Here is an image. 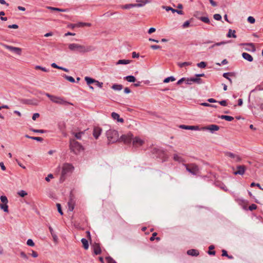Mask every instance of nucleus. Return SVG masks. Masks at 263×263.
<instances>
[{
    "label": "nucleus",
    "mask_w": 263,
    "mask_h": 263,
    "mask_svg": "<svg viewBox=\"0 0 263 263\" xmlns=\"http://www.w3.org/2000/svg\"><path fill=\"white\" fill-rule=\"evenodd\" d=\"M136 2L138 3L135 4V5H139L137 6L136 7H140L144 6L146 4L149 2V0H136Z\"/></svg>",
    "instance_id": "23"
},
{
    "label": "nucleus",
    "mask_w": 263,
    "mask_h": 263,
    "mask_svg": "<svg viewBox=\"0 0 263 263\" xmlns=\"http://www.w3.org/2000/svg\"><path fill=\"white\" fill-rule=\"evenodd\" d=\"M236 168L237 170L234 172V174L235 175H243L246 170V167L245 165H238Z\"/></svg>",
    "instance_id": "13"
},
{
    "label": "nucleus",
    "mask_w": 263,
    "mask_h": 263,
    "mask_svg": "<svg viewBox=\"0 0 263 263\" xmlns=\"http://www.w3.org/2000/svg\"><path fill=\"white\" fill-rule=\"evenodd\" d=\"M31 255L33 257L36 258L38 256V253L36 252H35L33 250H32V253L31 254Z\"/></svg>",
    "instance_id": "62"
},
{
    "label": "nucleus",
    "mask_w": 263,
    "mask_h": 263,
    "mask_svg": "<svg viewBox=\"0 0 263 263\" xmlns=\"http://www.w3.org/2000/svg\"><path fill=\"white\" fill-rule=\"evenodd\" d=\"M72 134L77 139H81L82 135L83 134V132L73 133Z\"/></svg>",
    "instance_id": "40"
},
{
    "label": "nucleus",
    "mask_w": 263,
    "mask_h": 263,
    "mask_svg": "<svg viewBox=\"0 0 263 263\" xmlns=\"http://www.w3.org/2000/svg\"><path fill=\"white\" fill-rule=\"evenodd\" d=\"M92 249L95 255L100 254L102 252L99 243H95L92 246Z\"/></svg>",
    "instance_id": "17"
},
{
    "label": "nucleus",
    "mask_w": 263,
    "mask_h": 263,
    "mask_svg": "<svg viewBox=\"0 0 263 263\" xmlns=\"http://www.w3.org/2000/svg\"><path fill=\"white\" fill-rule=\"evenodd\" d=\"M131 62L130 60H119L116 63L117 65L119 64H128Z\"/></svg>",
    "instance_id": "32"
},
{
    "label": "nucleus",
    "mask_w": 263,
    "mask_h": 263,
    "mask_svg": "<svg viewBox=\"0 0 263 263\" xmlns=\"http://www.w3.org/2000/svg\"><path fill=\"white\" fill-rule=\"evenodd\" d=\"M183 165L185 167L186 170L193 175H196L199 172L198 166L195 164H184Z\"/></svg>",
    "instance_id": "7"
},
{
    "label": "nucleus",
    "mask_w": 263,
    "mask_h": 263,
    "mask_svg": "<svg viewBox=\"0 0 263 263\" xmlns=\"http://www.w3.org/2000/svg\"><path fill=\"white\" fill-rule=\"evenodd\" d=\"M95 84V85L100 87V88H102L103 87V83L102 82H99L97 80H95V82L94 83Z\"/></svg>",
    "instance_id": "53"
},
{
    "label": "nucleus",
    "mask_w": 263,
    "mask_h": 263,
    "mask_svg": "<svg viewBox=\"0 0 263 263\" xmlns=\"http://www.w3.org/2000/svg\"><path fill=\"white\" fill-rule=\"evenodd\" d=\"M81 242L83 244V247L85 250H87L89 248V245L88 240L85 238H82L81 239Z\"/></svg>",
    "instance_id": "31"
},
{
    "label": "nucleus",
    "mask_w": 263,
    "mask_h": 263,
    "mask_svg": "<svg viewBox=\"0 0 263 263\" xmlns=\"http://www.w3.org/2000/svg\"><path fill=\"white\" fill-rule=\"evenodd\" d=\"M133 139V135L132 134L129 133L127 135H122L121 137V140L126 144H128L131 143Z\"/></svg>",
    "instance_id": "10"
},
{
    "label": "nucleus",
    "mask_w": 263,
    "mask_h": 263,
    "mask_svg": "<svg viewBox=\"0 0 263 263\" xmlns=\"http://www.w3.org/2000/svg\"><path fill=\"white\" fill-rule=\"evenodd\" d=\"M250 185H251V187H253V186H256L259 189H260V190H263V188L261 187V186H260V184H259V183H256L255 182H252V183H251Z\"/></svg>",
    "instance_id": "52"
},
{
    "label": "nucleus",
    "mask_w": 263,
    "mask_h": 263,
    "mask_svg": "<svg viewBox=\"0 0 263 263\" xmlns=\"http://www.w3.org/2000/svg\"><path fill=\"white\" fill-rule=\"evenodd\" d=\"M139 5H135V4H129L125 5H122L120 6L121 8L123 9H129L132 8L136 7Z\"/></svg>",
    "instance_id": "24"
},
{
    "label": "nucleus",
    "mask_w": 263,
    "mask_h": 263,
    "mask_svg": "<svg viewBox=\"0 0 263 263\" xmlns=\"http://www.w3.org/2000/svg\"><path fill=\"white\" fill-rule=\"evenodd\" d=\"M151 48L153 49L156 50L161 48V47L159 45H153L151 46Z\"/></svg>",
    "instance_id": "61"
},
{
    "label": "nucleus",
    "mask_w": 263,
    "mask_h": 263,
    "mask_svg": "<svg viewBox=\"0 0 263 263\" xmlns=\"http://www.w3.org/2000/svg\"><path fill=\"white\" fill-rule=\"evenodd\" d=\"M185 82V83L188 84H192L193 83L202 84L203 83L202 80L200 78L191 77L190 78H182V82Z\"/></svg>",
    "instance_id": "8"
},
{
    "label": "nucleus",
    "mask_w": 263,
    "mask_h": 263,
    "mask_svg": "<svg viewBox=\"0 0 263 263\" xmlns=\"http://www.w3.org/2000/svg\"><path fill=\"white\" fill-rule=\"evenodd\" d=\"M225 155L233 159V161L235 162H239L241 160V158L238 155L231 152L226 153Z\"/></svg>",
    "instance_id": "14"
},
{
    "label": "nucleus",
    "mask_w": 263,
    "mask_h": 263,
    "mask_svg": "<svg viewBox=\"0 0 263 263\" xmlns=\"http://www.w3.org/2000/svg\"><path fill=\"white\" fill-rule=\"evenodd\" d=\"M242 58L249 62H252L253 60L252 56L247 52H243L242 54Z\"/></svg>",
    "instance_id": "21"
},
{
    "label": "nucleus",
    "mask_w": 263,
    "mask_h": 263,
    "mask_svg": "<svg viewBox=\"0 0 263 263\" xmlns=\"http://www.w3.org/2000/svg\"><path fill=\"white\" fill-rule=\"evenodd\" d=\"M70 148L75 154H78L84 150L82 145L73 139H71L70 140Z\"/></svg>",
    "instance_id": "4"
},
{
    "label": "nucleus",
    "mask_w": 263,
    "mask_h": 263,
    "mask_svg": "<svg viewBox=\"0 0 263 263\" xmlns=\"http://www.w3.org/2000/svg\"><path fill=\"white\" fill-rule=\"evenodd\" d=\"M201 129L203 130H208L213 133L215 131L218 130L219 129V126L215 124H211L208 126L203 127Z\"/></svg>",
    "instance_id": "11"
},
{
    "label": "nucleus",
    "mask_w": 263,
    "mask_h": 263,
    "mask_svg": "<svg viewBox=\"0 0 263 263\" xmlns=\"http://www.w3.org/2000/svg\"><path fill=\"white\" fill-rule=\"evenodd\" d=\"M111 88L115 90H121L123 88V86L121 84H114L111 86Z\"/></svg>",
    "instance_id": "33"
},
{
    "label": "nucleus",
    "mask_w": 263,
    "mask_h": 263,
    "mask_svg": "<svg viewBox=\"0 0 263 263\" xmlns=\"http://www.w3.org/2000/svg\"><path fill=\"white\" fill-rule=\"evenodd\" d=\"M219 118L221 119H224L228 121H232L234 120V118L233 117L227 115H221L219 116Z\"/></svg>",
    "instance_id": "28"
},
{
    "label": "nucleus",
    "mask_w": 263,
    "mask_h": 263,
    "mask_svg": "<svg viewBox=\"0 0 263 263\" xmlns=\"http://www.w3.org/2000/svg\"><path fill=\"white\" fill-rule=\"evenodd\" d=\"M63 77L66 80H67V81H69V82H70L71 83H74L75 82V80H74V79L72 77L66 75L65 74L63 75Z\"/></svg>",
    "instance_id": "35"
},
{
    "label": "nucleus",
    "mask_w": 263,
    "mask_h": 263,
    "mask_svg": "<svg viewBox=\"0 0 263 263\" xmlns=\"http://www.w3.org/2000/svg\"><path fill=\"white\" fill-rule=\"evenodd\" d=\"M31 139H33L40 142H42L43 140L42 138L39 137H32V138H31Z\"/></svg>",
    "instance_id": "54"
},
{
    "label": "nucleus",
    "mask_w": 263,
    "mask_h": 263,
    "mask_svg": "<svg viewBox=\"0 0 263 263\" xmlns=\"http://www.w3.org/2000/svg\"><path fill=\"white\" fill-rule=\"evenodd\" d=\"M106 259L107 261V263H117L116 261L110 256L106 257Z\"/></svg>",
    "instance_id": "45"
},
{
    "label": "nucleus",
    "mask_w": 263,
    "mask_h": 263,
    "mask_svg": "<svg viewBox=\"0 0 263 263\" xmlns=\"http://www.w3.org/2000/svg\"><path fill=\"white\" fill-rule=\"evenodd\" d=\"M187 254L193 256H197L199 255V253L197 250L191 249L187 251Z\"/></svg>",
    "instance_id": "22"
},
{
    "label": "nucleus",
    "mask_w": 263,
    "mask_h": 263,
    "mask_svg": "<svg viewBox=\"0 0 263 263\" xmlns=\"http://www.w3.org/2000/svg\"><path fill=\"white\" fill-rule=\"evenodd\" d=\"M35 69L36 70L40 69L44 72H48L49 70L46 69L45 67H43L41 66L36 65L35 66Z\"/></svg>",
    "instance_id": "41"
},
{
    "label": "nucleus",
    "mask_w": 263,
    "mask_h": 263,
    "mask_svg": "<svg viewBox=\"0 0 263 263\" xmlns=\"http://www.w3.org/2000/svg\"><path fill=\"white\" fill-rule=\"evenodd\" d=\"M20 256L22 258H23L26 260L28 259V257L27 255L24 252H21L20 253Z\"/></svg>",
    "instance_id": "46"
},
{
    "label": "nucleus",
    "mask_w": 263,
    "mask_h": 263,
    "mask_svg": "<svg viewBox=\"0 0 263 263\" xmlns=\"http://www.w3.org/2000/svg\"><path fill=\"white\" fill-rule=\"evenodd\" d=\"M206 63L204 62H201L197 64V66L201 68H204L206 67Z\"/></svg>",
    "instance_id": "44"
},
{
    "label": "nucleus",
    "mask_w": 263,
    "mask_h": 263,
    "mask_svg": "<svg viewBox=\"0 0 263 263\" xmlns=\"http://www.w3.org/2000/svg\"><path fill=\"white\" fill-rule=\"evenodd\" d=\"M27 245L29 246L33 247L34 246V243L31 239H29L27 241Z\"/></svg>",
    "instance_id": "48"
},
{
    "label": "nucleus",
    "mask_w": 263,
    "mask_h": 263,
    "mask_svg": "<svg viewBox=\"0 0 263 263\" xmlns=\"http://www.w3.org/2000/svg\"><path fill=\"white\" fill-rule=\"evenodd\" d=\"M199 19L205 23L209 24L210 23L209 18L206 16H202L199 17Z\"/></svg>",
    "instance_id": "37"
},
{
    "label": "nucleus",
    "mask_w": 263,
    "mask_h": 263,
    "mask_svg": "<svg viewBox=\"0 0 263 263\" xmlns=\"http://www.w3.org/2000/svg\"><path fill=\"white\" fill-rule=\"evenodd\" d=\"M0 208L2 210H3L5 212H8V206L7 203H0Z\"/></svg>",
    "instance_id": "36"
},
{
    "label": "nucleus",
    "mask_w": 263,
    "mask_h": 263,
    "mask_svg": "<svg viewBox=\"0 0 263 263\" xmlns=\"http://www.w3.org/2000/svg\"><path fill=\"white\" fill-rule=\"evenodd\" d=\"M111 117L114 120H117L118 122L123 123L124 122V120L123 118H120V116L118 114L113 112L111 113Z\"/></svg>",
    "instance_id": "20"
},
{
    "label": "nucleus",
    "mask_w": 263,
    "mask_h": 263,
    "mask_svg": "<svg viewBox=\"0 0 263 263\" xmlns=\"http://www.w3.org/2000/svg\"><path fill=\"white\" fill-rule=\"evenodd\" d=\"M68 48L71 51L84 53L95 50L96 47L92 45L85 46L76 43H71L68 45Z\"/></svg>",
    "instance_id": "1"
},
{
    "label": "nucleus",
    "mask_w": 263,
    "mask_h": 263,
    "mask_svg": "<svg viewBox=\"0 0 263 263\" xmlns=\"http://www.w3.org/2000/svg\"><path fill=\"white\" fill-rule=\"evenodd\" d=\"M40 93L42 95H45L47 97H48L50 100L53 103L60 104V105H68V104H72L71 103L65 101L63 98L51 95L48 93L46 92H40Z\"/></svg>",
    "instance_id": "3"
},
{
    "label": "nucleus",
    "mask_w": 263,
    "mask_h": 263,
    "mask_svg": "<svg viewBox=\"0 0 263 263\" xmlns=\"http://www.w3.org/2000/svg\"><path fill=\"white\" fill-rule=\"evenodd\" d=\"M106 135L109 143H114L117 141L119 135L117 130L110 129L107 130Z\"/></svg>",
    "instance_id": "5"
},
{
    "label": "nucleus",
    "mask_w": 263,
    "mask_h": 263,
    "mask_svg": "<svg viewBox=\"0 0 263 263\" xmlns=\"http://www.w3.org/2000/svg\"><path fill=\"white\" fill-rule=\"evenodd\" d=\"M190 21H187L183 24V25H182V27L183 28L188 27L190 26Z\"/></svg>",
    "instance_id": "56"
},
{
    "label": "nucleus",
    "mask_w": 263,
    "mask_h": 263,
    "mask_svg": "<svg viewBox=\"0 0 263 263\" xmlns=\"http://www.w3.org/2000/svg\"><path fill=\"white\" fill-rule=\"evenodd\" d=\"M133 145L137 147L143 145L144 141L138 137H136L132 139Z\"/></svg>",
    "instance_id": "12"
},
{
    "label": "nucleus",
    "mask_w": 263,
    "mask_h": 263,
    "mask_svg": "<svg viewBox=\"0 0 263 263\" xmlns=\"http://www.w3.org/2000/svg\"><path fill=\"white\" fill-rule=\"evenodd\" d=\"M235 33H236L235 30H232V29H230L229 30L228 33V34L227 35V36L228 37L236 38V35L235 34Z\"/></svg>",
    "instance_id": "25"
},
{
    "label": "nucleus",
    "mask_w": 263,
    "mask_h": 263,
    "mask_svg": "<svg viewBox=\"0 0 263 263\" xmlns=\"http://www.w3.org/2000/svg\"><path fill=\"white\" fill-rule=\"evenodd\" d=\"M40 114L39 113H34L32 117V120H35L36 118H39Z\"/></svg>",
    "instance_id": "60"
},
{
    "label": "nucleus",
    "mask_w": 263,
    "mask_h": 263,
    "mask_svg": "<svg viewBox=\"0 0 263 263\" xmlns=\"http://www.w3.org/2000/svg\"><path fill=\"white\" fill-rule=\"evenodd\" d=\"M47 9L49 10H53V11H59V12H64L67 11V9H61V8L53 7H51V6L47 7Z\"/></svg>",
    "instance_id": "26"
},
{
    "label": "nucleus",
    "mask_w": 263,
    "mask_h": 263,
    "mask_svg": "<svg viewBox=\"0 0 263 263\" xmlns=\"http://www.w3.org/2000/svg\"><path fill=\"white\" fill-rule=\"evenodd\" d=\"M219 187L222 189L223 190H224V191H228V188L227 187V186L223 184V183H220L219 184Z\"/></svg>",
    "instance_id": "55"
},
{
    "label": "nucleus",
    "mask_w": 263,
    "mask_h": 263,
    "mask_svg": "<svg viewBox=\"0 0 263 263\" xmlns=\"http://www.w3.org/2000/svg\"><path fill=\"white\" fill-rule=\"evenodd\" d=\"M74 167L73 166L69 163H65L63 164L62 167V171L61 173V176L60 177V181L63 182L65 180L66 176L71 173L73 171Z\"/></svg>",
    "instance_id": "6"
},
{
    "label": "nucleus",
    "mask_w": 263,
    "mask_h": 263,
    "mask_svg": "<svg viewBox=\"0 0 263 263\" xmlns=\"http://www.w3.org/2000/svg\"><path fill=\"white\" fill-rule=\"evenodd\" d=\"M18 195L21 197H24L27 195V193L24 191V190H21L17 192Z\"/></svg>",
    "instance_id": "42"
},
{
    "label": "nucleus",
    "mask_w": 263,
    "mask_h": 263,
    "mask_svg": "<svg viewBox=\"0 0 263 263\" xmlns=\"http://www.w3.org/2000/svg\"><path fill=\"white\" fill-rule=\"evenodd\" d=\"M22 102L24 104L33 105H37L39 104V102L35 99L33 100H29V99H25L22 101Z\"/></svg>",
    "instance_id": "18"
},
{
    "label": "nucleus",
    "mask_w": 263,
    "mask_h": 263,
    "mask_svg": "<svg viewBox=\"0 0 263 263\" xmlns=\"http://www.w3.org/2000/svg\"><path fill=\"white\" fill-rule=\"evenodd\" d=\"M181 128H182V129H187V130H198L200 129L198 126L182 125Z\"/></svg>",
    "instance_id": "19"
},
{
    "label": "nucleus",
    "mask_w": 263,
    "mask_h": 263,
    "mask_svg": "<svg viewBox=\"0 0 263 263\" xmlns=\"http://www.w3.org/2000/svg\"><path fill=\"white\" fill-rule=\"evenodd\" d=\"M151 153L154 157L160 159L162 162L166 161L168 158L167 153L164 151L162 148L158 147H154L151 148Z\"/></svg>",
    "instance_id": "2"
},
{
    "label": "nucleus",
    "mask_w": 263,
    "mask_h": 263,
    "mask_svg": "<svg viewBox=\"0 0 263 263\" xmlns=\"http://www.w3.org/2000/svg\"><path fill=\"white\" fill-rule=\"evenodd\" d=\"M139 54L138 53H136V52H132V58H139Z\"/></svg>",
    "instance_id": "64"
},
{
    "label": "nucleus",
    "mask_w": 263,
    "mask_h": 263,
    "mask_svg": "<svg viewBox=\"0 0 263 263\" xmlns=\"http://www.w3.org/2000/svg\"><path fill=\"white\" fill-rule=\"evenodd\" d=\"M257 209V205L255 204H252L249 206V210L251 211L256 210Z\"/></svg>",
    "instance_id": "51"
},
{
    "label": "nucleus",
    "mask_w": 263,
    "mask_h": 263,
    "mask_svg": "<svg viewBox=\"0 0 263 263\" xmlns=\"http://www.w3.org/2000/svg\"><path fill=\"white\" fill-rule=\"evenodd\" d=\"M164 8L166 11L171 10L173 13L177 12L178 14H181V10L175 9L171 7H164Z\"/></svg>",
    "instance_id": "30"
},
{
    "label": "nucleus",
    "mask_w": 263,
    "mask_h": 263,
    "mask_svg": "<svg viewBox=\"0 0 263 263\" xmlns=\"http://www.w3.org/2000/svg\"><path fill=\"white\" fill-rule=\"evenodd\" d=\"M214 18L217 21L221 20V16L219 14H215L213 16Z\"/></svg>",
    "instance_id": "49"
},
{
    "label": "nucleus",
    "mask_w": 263,
    "mask_h": 263,
    "mask_svg": "<svg viewBox=\"0 0 263 263\" xmlns=\"http://www.w3.org/2000/svg\"><path fill=\"white\" fill-rule=\"evenodd\" d=\"M3 45L6 49H7L11 51L15 52L16 53H17L18 54H21V49L20 48L11 46L7 45Z\"/></svg>",
    "instance_id": "15"
},
{
    "label": "nucleus",
    "mask_w": 263,
    "mask_h": 263,
    "mask_svg": "<svg viewBox=\"0 0 263 263\" xmlns=\"http://www.w3.org/2000/svg\"><path fill=\"white\" fill-rule=\"evenodd\" d=\"M85 80L88 85H90L91 84L94 83L96 80L88 77H85Z\"/></svg>",
    "instance_id": "34"
},
{
    "label": "nucleus",
    "mask_w": 263,
    "mask_h": 263,
    "mask_svg": "<svg viewBox=\"0 0 263 263\" xmlns=\"http://www.w3.org/2000/svg\"><path fill=\"white\" fill-rule=\"evenodd\" d=\"M0 199L3 203H8V200L6 196H1Z\"/></svg>",
    "instance_id": "43"
},
{
    "label": "nucleus",
    "mask_w": 263,
    "mask_h": 263,
    "mask_svg": "<svg viewBox=\"0 0 263 263\" xmlns=\"http://www.w3.org/2000/svg\"><path fill=\"white\" fill-rule=\"evenodd\" d=\"M176 79L174 77L171 76V77H169L165 78L163 80V82L166 83H168L170 81H174Z\"/></svg>",
    "instance_id": "38"
},
{
    "label": "nucleus",
    "mask_w": 263,
    "mask_h": 263,
    "mask_svg": "<svg viewBox=\"0 0 263 263\" xmlns=\"http://www.w3.org/2000/svg\"><path fill=\"white\" fill-rule=\"evenodd\" d=\"M247 21L251 24H254L255 22V18L251 16H250L248 17Z\"/></svg>",
    "instance_id": "47"
},
{
    "label": "nucleus",
    "mask_w": 263,
    "mask_h": 263,
    "mask_svg": "<svg viewBox=\"0 0 263 263\" xmlns=\"http://www.w3.org/2000/svg\"><path fill=\"white\" fill-rule=\"evenodd\" d=\"M102 133V128L98 126H95L93 130V136L95 139H97Z\"/></svg>",
    "instance_id": "16"
},
{
    "label": "nucleus",
    "mask_w": 263,
    "mask_h": 263,
    "mask_svg": "<svg viewBox=\"0 0 263 263\" xmlns=\"http://www.w3.org/2000/svg\"><path fill=\"white\" fill-rule=\"evenodd\" d=\"M219 103L223 106H226L227 105V101L226 100L220 101L219 102Z\"/></svg>",
    "instance_id": "63"
},
{
    "label": "nucleus",
    "mask_w": 263,
    "mask_h": 263,
    "mask_svg": "<svg viewBox=\"0 0 263 263\" xmlns=\"http://www.w3.org/2000/svg\"><path fill=\"white\" fill-rule=\"evenodd\" d=\"M173 159L176 161H179L180 157L177 154H174Z\"/></svg>",
    "instance_id": "59"
},
{
    "label": "nucleus",
    "mask_w": 263,
    "mask_h": 263,
    "mask_svg": "<svg viewBox=\"0 0 263 263\" xmlns=\"http://www.w3.org/2000/svg\"><path fill=\"white\" fill-rule=\"evenodd\" d=\"M76 201V200L74 196L72 193H70L68 202V211L70 212L73 211L74 209Z\"/></svg>",
    "instance_id": "9"
},
{
    "label": "nucleus",
    "mask_w": 263,
    "mask_h": 263,
    "mask_svg": "<svg viewBox=\"0 0 263 263\" xmlns=\"http://www.w3.org/2000/svg\"><path fill=\"white\" fill-rule=\"evenodd\" d=\"M57 206L58 211L59 213L61 215H62L63 214V213L62 210L61 204L60 203H57Z\"/></svg>",
    "instance_id": "50"
},
{
    "label": "nucleus",
    "mask_w": 263,
    "mask_h": 263,
    "mask_svg": "<svg viewBox=\"0 0 263 263\" xmlns=\"http://www.w3.org/2000/svg\"><path fill=\"white\" fill-rule=\"evenodd\" d=\"M49 229L50 232L52 236L54 241L57 242L58 240V237L57 235L54 233L53 229L51 227H49Z\"/></svg>",
    "instance_id": "27"
},
{
    "label": "nucleus",
    "mask_w": 263,
    "mask_h": 263,
    "mask_svg": "<svg viewBox=\"0 0 263 263\" xmlns=\"http://www.w3.org/2000/svg\"><path fill=\"white\" fill-rule=\"evenodd\" d=\"M231 73L230 72H226V73H224L223 74V77L225 78H226L227 79H228L229 80V81L230 82V83L231 84L232 83V81L231 80V79H230L229 77V76H230L231 75Z\"/></svg>",
    "instance_id": "39"
},
{
    "label": "nucleus",
    "mask_w": 263,
    "mask_h": 263,
    "mask_svg": "<svg viewBox=\"0 0 263 263\" xmlns=\"http://www.w3.org/2000/svg\"><path fill=\"white\" fill-rule=\"evenodd\" d=\"M31 130L34 133H44L45 132V130L43 129H32Z\"/></svg>",
    "instance_id": "57"
},
{
    "label": "nucleus",
    "mask_w": 263,
    "mask_h": 263,
    "mask_svg": "<svg viewBox=\"0 0 263 263\" xmlns=\"http://www.w3.org/2000/svg\"><path fill=\"white\" fill-rule=\"evenodd\" d=\"M124 80H126L129 82H134L136 81V78L133 76H127L124 78Z\"/></svg>",
    "instance_id": "29"
},
{
    "label": "nucleus",
    "mask_w": 263,
    "mask_h": 263,
    "mask_svg": "<svg viewBox=\"0 0 263 263\" xmlns=\"http://www.w3.org/2000/svg\"><path fill=\"white\" fill-rule=\"evenodd\" d=\"M8 27L9 28L17 29L18 28V26L16 24H13L8 25Z\"/></svg>",
    "instance_id": "58"
}]
</instances>
